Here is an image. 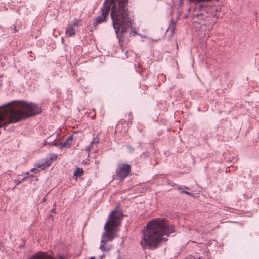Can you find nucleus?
I'll use <instances>...</instances> for the list:
<instances>
[{
    "label": "nucleus",
    "instance_id": "1",
    "mask_svg": "<svg viewBox=\"0 0 259 259\" xmlns=\"http://www.w3.org/2000/svg\"><path fill=\"white\" fill-rule=\"evenodd\" d=\"M175 232L174 226L164 218L153 219L144 227L143 238L140 244L143 249L148 247L154 250L162 243L167 241V237Z\"/></svg>",
    "mask_w": 259,
    "mask_h": 259
},
{
    "label": "nucleus",
    "instance_id": "2",
    "mask_svg": "<svg viewBox=\"0 0 259 259\" xmlns=\"http://www.w3.org/2000/svg\"><path fill=\"white\" fill-rule=\"evenodd\" d=\"M128 0H105L101 9V14L95 18L96 25L106 22L110 10L115 32L122 29L121 32L130 26L128 12L126 8Z\"/></svg>",
    "mask_w": 259,
    "mask_h": 259
},
{
    "label": "nucleus",
    "instance_id": "3",
    "mask_svg": "<svg viewBox=\"0 0 259 259\" xmlns=\"http://www.w3.org/2000/svg\"><path fill=\"white\" fill-rule=\"evenodd\" d=\"M122 217V212L118 213L117 209H115L111 211L108 221L105 223V233L102 236L104 237L106 236L108 240H112L115 238V232L113 229L119 225L120 220Z\"/></svg>",
    "mask_w": 259,
    "mask_h": 259
},
{
    "label": "nucleus",
    "instance_id": "4",
    "mask_svg": "<svg viewBox=\"0 0 259 259\" xmlns=\"http://www.w3.org/2000/svg\"><path fill=\"white\" fill-rule=\"evenodd\" d=\"M131 166L125 163H119L116 170L117 180L122 181L130 174Z\"/></svg>",
    "mask_w": 259,
    "mask_h": 259
},
{
    "label": "nucleus",
    "instance_id": "5",
    "mask_svg": "<svg viewBox=\"0 0 259 259\" xmlns=\"http://www.w3.org/2000/svg\"><path fill=\"white\" fill-rule=\"evenodd\" d=\"M80 26V21L74 19L68 24L65 32H76V31H79Z\"/></svg>",
    "mask_w": 259,
    "mask_h": 259
},
{
    "label": "nucleus",
    "instance_id": "6",
    "mask_svg": "<svg viewBox=\"0 0 259 259\" xmlns=\"http://www.w3.org/2000/svg\"><path fill=\"white\" fill-rule=\"evenodd\" d=\"M117 38L118 39L119 44L120 46L122 51H124V47H126V44L127 42V38L125 35V33H116Z\"/></svg>",
    "mask_w": 259,
    "mask_h": 259
},
{
    "label": "nucleus",
    "instance_id": "7",
    "mask_svg": "<svg viewBox=\"0 0 259 259\" xmlns=\"http://www.w3.org/2000/svg\"><path fill=\"white\" fill-rule=\"evenodd\" d=\"M171 183L173 184L172 186L175 187V188L179 190L181 193H185L188 195L193 196V193L189 192L185 190V189L189 190V187H187L184 185L180 186L178 184H175L172 182H171Z\"/></svg>",
    "mask_w": 259,
    "mask_h": 259
},
{
    "label": "nucleus",
    "instance_id": "8",
    "mask_svg": "<svg viewBox=\"0 0 259 259\" xmlns=\"http://www.w3.org/2000/svg\"><path fill=\"white\" fill-rule=\"evenodd\" d=\"M73 140L72 135L68 137L63 143H60V148L62 149L64 148H69L71 145L72 141Z\"/></svg>",
    "mask_w": 259,
    "mask_h": 259
},
{
    "label": "nucleus",
    "instance_id": "9",
    "mask_svg": "<svg viewBox=\"0 0 259 259\" xmlns=\"http://www.w3.org/2000/svg\"><path fill=\"white\" fill-rule=\"evenodd\" d=\"M141 37L142 38V41L147 42L149 43H150L151 41H157L159 38H151L150 37H149L147 35H141Z\"/></svg>",
    "mask_w": 259,
    "mask_h": 259
},
{
    "label": "nucleus",
    "instance_id": "10",
    "mask_svg": "<svg viewBox=\"0 0 259 259\" xmlns=\"http://www.w3.org/2000/svg\"><path fill=\"white\" fill-rule=\"evenodd\" d=\"M83 173H84V171H83V168L76 167L75 169V170H74V172L73 174V176L77 178V177L81 176L83 174Z\"/></svg>",
    "mask_w": 259,
    "mask_h": 259
},
{
    "label": "nucleus",
    "instance_id": "11",
    "mask_svg": "<svg viewBox=\"0 0 259 259\" xmlns=\"http://www.w3.org/2000/svg\"><path fill=\"white\" fill-rule=\"evenodd\" d=\"M47 144L50 146H55L56 147H60V142L58 139H55L52 142H47Z\"/></svg>",
    "mask_w": 259,
    "mask_h": 259
},
{
    "label": "nucleus",
    "instance_id": "12",
    "mask_svg": "<svg viewBox=\"0 0 259 259\" xmlns=\"http://www.w3.org/2000/svg\"><path fill=\"white\" fill-rule=\"evenodd\" d=\"M105 242H106V240L104 239H102L101 241V245L100 246V249L102 251H107L109 250V249H106V247L105 246Z\"/></svg>",
    "mask_w": 259,
    "mask_h": 259
},
{
    "label": "nucleus",
    "instance_id": "13",
    "mask_svg": "<svg viewBox=\"0 0 259 259\" xmlns=\"http://www.w3.org/2000/svg\"><path fill=\"white\" fill-rule=\"evenodd\" d=\"M176 29V26L175 23H171L169 27L167 30V31H170V32H174Z\"/></svg>",
    "mask_w": 259,
    "mask_h": 259
},
{
    "label": "nucleus",
    "instance_id": "14",
    "mask_svg": "<svg viewBox=\"0 0 259 259\" xmlns=\"http://www.w3.org/2000/svg\"><path fill=\"white\" fill-rule=\"evenodd\" d=\"M49 166H50V164H49L48 165H44L43 163H42L41 164L37 165V167H38V169L40 170H44L45 168H46Z\"/></svg>",
    "mask_w": 259,
    "mask_h": 259
},
{
    "label": "nucleus",
    "instance_id": "15",
    "mask_svg": "<svg viewBox=\"0 0 259 259\" xmlns=\"http://www.w3.org/2000/svg\"><path fill=\"white\" fill-rule=\"evenodd\" d=\"M210 33H198V36H197L196 37L198 38L199 39H201V38H205V36L207 35V37H210L209 35Z\"/></svg>",
    "mask_w": 259,
    "mask_h": 259
},
{
    "label": "nucleus",
    "instance_id": "16",
    "mask_svg": "<svg viewBox=\"0 0 259 259\" xmlns=\"http://www.w3.org/2000/svg\"><path fill=\"white\" fill-rule=\"evenodd\" d=\"M99 142L100 141H99V139L98 138H97V137L93 138L92 142L90 143V145H92V144L94 145V144H98L99 143Z\"/></svg>",
    "mask_w": 259,
    "mask_h": 259
},
{
    "label": "nucleus",
    "instance_id": "17",
    "mask_svg": "<svg viewBox=\"0 0 259 259\" xmlns=\"http://www.w3.org/2000/svg\"><path fill=\"white\" fill-rule=\"evenodd\" d=\"M128 53L132 54H133V52L132 51H128L126 50L125 52V56L122 57V58L126 59V58H128L127 54Z\"/></svg>",
    "mask_w": 259,
    "mask_h": 259
},
{
    "label": "nucleus",
    "instance_id": "18",
    "mask_svg": "<svg viewBox=\"0 0 259 259\" xmlns=\"http://www.w3.org/2000/svg\"><path fill=\"white\" fill-rule=\"evenodd\" d=\"M94 149V145L93 144H92V145H90V144L87 146L85 148V150L88 151H90V150H91V149Z\"/></svg>",
    "mask_w": 259,
    "mask_h": 259
},
{
    "label": "nucleus",
    "instance_id": "19",
    "mask_svg": "<svg viewBox=\"0 0 259 259\" xmlns=\"http://www.w3.org/2000/svg\"><path fill=\"white\" fill-rule=\"evenodd\" d=\"M76 33H65V37L69 38L70 37H73L75 35Z\"/></svg>",
    "mask_w": 259,
    "mask_h": 259
},
{
    "label": "nucleus",
    "instance_id": "20",
    "mask_svg": "<svg viewBox=\"0 0 259 259\" xmlns=\"http://www.w3.org/2000/svg\"><path fill=\"white\" fill-rule=\"evenodd\" d=\"M140 88H141L143 90H146L148 88L147 85L144 84H140Z\"/></svg>",
    "mask_w": 259,
    "mask_h": 259
},
{
    "label": "nucleus",
    "instance_id": "21",
    "mask_svg": "<svg viewBox=\"0 0 259 259\" xmlns=\"http://www.w3.org/2000/svg\"><path fill=\"white\" fill-rule=\"evenodd\" d=\"M27 177H24L22 179V180H20V181H16V185H19L22 181H24L25 180H26V179L27 178Z\"/></svg>",
    "mask_w": 259,
    "mask_h": 259
},
{
    "label": "nucleus",
    "instance_id": "22",
    "mask_svg": "<svg viewBox=\"0 0 259 259\" xmlns=\"http://www.w3.org/2000/svg\"><path fill=\"white\" fill-rule=\"evenodd\" d=\"M40 170H39L38 167H37V168H33L32 169H31V172H37V171H40Z\"/></svg>",
    "mask_w": 259,
    "mask_h": 259
},
{
    "label": "nucleus",
    "instance_id": "23",
    "mask_svg": "<svg viewBox=\"0 0 259 259\" xmlns=\"http://www.w3.org/2000/svg\"><path fill=\"white\" fill-rule=\"evenodd\" d=\"M44 165H48L49 164H50V166L51 165V162H50V161L49 160H47L45 162H43L42 163Z\"/></svg>",
    "mask_w": 259,
    "mask_h": 259
},
{
    "label": "nucleus",
    "instance_id": "24",
    "mask_svg": "<svg viewBox=\"0 0 259 259\" xmlns=\"http://www.w3.org/2000/svg\"><path fill=\"white\" fill-rule=\"evenodd\" d=\"M57 158V155H56V154H53V155H52L51 159H52V160H53L54 159H56Z\"/></svg>",
    "mask_w": 259,
    "mask_h": 259
},
{
    "label": "nucleus",
    "instance_id": "25",
    "mask_svg": "<svg viewBox=\"0 0 259 259\" xmlns=\"http://www.w3.org/2000/svg\"><path fill=\"white\" fill-rule=\"evenodd\" d=\"M51 212L53 214H55L56 213V209L55 208L52 209L51 210Z\"/></svg>",
    "mask_w": 259,
    "mask_h": 259
},
{
    "label": "nucleus",
    "instance_id": "26",
    "mask_svg": "<svg viewBox=\"0 0 259 259\" xmlns=\"http://www.w3.org/2000/svg\"><path fill=\"white\" fill-rule=\"evenodd\" d=\"M129 119L132 120L133 119V115L132 112H130L128 114Z\"/></svg>",
    "mask_w": 259,
    "mask_h": 259
},
{
    "label": "nucleus",
    "instance_id": "27",
    "mask_svg": "<svg viewBox=\"0 0 259 259\" xmlns=\"http://www.w3.org/2000/svg\"><path fill=\"white\" fill-rule=\"evenodd\" d=\"M48 218L51 219L52 220H54V218H53V215H52L51 214L48 216Z\"/></svg>",
    "mask_w": 259,
    "mask_h": 259
},
{
    "label": "nucleus",
    "instance_id": "28",
    "mask_svg": "<svg viewBox=\"0 0 259 259\" xmlns=\"http://www.w3.org/2000/svg\"><path fill=\"white\" fill-rule=\"evenodd\" d=\"M58 257L59 259H64V257L61 255H59Z\"/></svg>",
    "mask_w": 259,
    "mask_h": 259
},
{
    "label": "nucleus",
    "instance_id": "29",
    "mask_svg": "<svg viewBox=\"0 0 259 259\" xmlns=\"http://www.w3.org/2000/svg\"><path fill=\"white\" fill-rule=\"evenodd\" d=\"M139 34V33H132V36H135L136 35H138Z\"/></svg>",
    "mask_w": 259,
    "mask_h": 259
},
{
    "label": "nucleus",
    "instance_id": "30",
    "mask_svg": "<svg viewBox=\"0 0 259 259\" xmlns=\"http://www.w3.org/2000/svg\"><path fill=\"white\" fill-rule=\"evenodd\" d=\"M64 41V39L63 37H62V39H61L62 42L63 43Z\"/></svg>",
    "mask_w": 259,
    "mask_h": 259
},
{
    "label": "nucleus",
    "instance_id": "31",
    "mask_svg": "<svg viewBox=\"0 0 259 259\" xmlns=\"http://www.w3.org/2000/svg\"><path fill=\"white\" fill-rule=\"evenodd\" d=\"M104 256H105V255H103L102 256H101L100 257V259H103V257H104Z\"/></svg>",
    "mask_w": 259,
    "mask_h": 259
},
{
    "label": "nucleus",
    "instance_id": "32",
    "mask_svg": "<svg viewBox=\"0 0 259 259\" xmlns=\"http://www.w3.org/2000/svg\"><path fill=\"white\" fill-rule=\"evenodd\" d=\"M47 142H46V141L45 140L44 141V144L45 145H47Z\"/></svg>",
    "mask_w": 259,
    "mask_h": 259
},
{
    "label": "nucleus",
    "instance_id": "33",
    "mask_svg": "<svg viewBox=\"0 0 259 259\" xmlns=\"http://www.w3.org/2000/svg\"><path fill=\"white\" fill-rule=\"evenodd\" d=\"M90 259H95V257H91Z\"/></svg>",
    "mask_w": 259,
    "mask_h": 259
},
{
    "label": "nucleus",
    "instance_id": "34",
    "mask_svg": "<svg viewBox=\"0 0 259 259\" xmlns=\"http://www.w3.org/2000/svg\"><path fill=\"white\" fill-rule=\"evenodd\" d=\"M45 200H46V199H45V198H44L43 199V202H44Z\"/></svg>",
    "mask_w": 259,
    "mask_h": 259
},
{
    "label": "nucleus",
    "instance_id": "35",
    "mask_svg": "<svg viewBox=\"0 0 259 259\" xmlns=\"http://www.w3.org/2000/svg\"><path fill=\"white\" fill-rule=\"evenodd\" d=\"M53 35L55 37H57V36L56 35H54V33L53 34Z\"/></svg>",
    "mask_w": 259,
    "mask_h": 259
}]
</instances>
